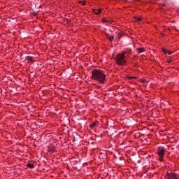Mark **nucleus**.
Instances as JSON below:
<instances>
[{
  "label": "nucleus",
  "instance_id": "nucleus-1",
  "mask_svg": "<svg viewBox=\"0 0 179 179\" xmlns=\"http://www.w3.org/2000/svg\"><path fill=\"white\" fill-rule=\"evenodd\" d=\"M92 79L103 84L106 82V74L101 70L94 69L92 72Z\"/></svg>",
  "mask_w": 179,
  "mask_h": 179
},
{
  "label": "nucleus",
  "instance_id": "nucleus-2",
  "mask_svg": "<svg viewBox=\"0 0 179 179\" xmlns=\"http://www.w3.org/2000/svg\"><path fill=\"white\" fill-rule=\"evenodd\" d=\"M126 58L127 57H125V52L117 54L116 57V62L117 65H120V66H123V65H125V64H127Z\"/></svg>",
  "mask_w": 179,
  "mask_h": 179
},
{
  "label": "nucleus",
  "instance_id": "nucleus-3",
  "mask_svg": "<svg viewBox=\"0 0 179 179\" xmlns=\"http://www.w3.org/2000/svg\"><path fill=\"white\" fill-rule=\"evenodd\" d=\"M158 159L159 162H163V158L164 157V148H159L158 149Z\"/></svg>",
  "mask_w": 179,
  "mask_h": 179
},
{
  "label": "nucleus",
  "instance_id": "nucleus-4",
  "mask_svg": "<svg viewBox=\"0 0 179 179\" xmlns=\"http://www.w3.org/2000/svg\"><path fill=\"white\" fill-rule=\"evenodd\" d=\"M166 179H179V176L174 173H168L166 174Z\"/></svg>",
  "mask_w": 179,
  "mask_h": 179
},
{
  "label": "nucleus",
  "instance_id": "nucleus-5",
  "mask_svg": "<svg viewBox=\"0 0 179 179\" xmlns=\"http://www.w3.org/2000/svg\"><path fill=\"white\" fill-rule=\"evenodd\" d=\"M25 59L28 61V62H31V64H34V59H33V57L31 56L26 57Z\"/></svg>",
  "mask_w": 179,
  "mask_h": 179
},
{
  "label": "nucleus",
  "instance_id": "nucleus-6",
  "mask_svg": "<svg viewBox=\"0 0 179 179\" xmlns=\"http://www.w3.org/2000/svg\"><path fill=\"white\" fill-rule=\"evenodd\" d=\"M92 12L94 13V15H100V13H101V9H93Z\"/></svg>",
  "mask_w": 179,
  "mask_h": 179
},
{
  "label": "nucleus",
  "instance_id": "nucleus-7",
  "mask_svg": "<svg viewBox=\"0 0 179 179\" xmlns=\"http://www.w3.org/2000/svg\"><path fill=\"white\" fill-rule=\"evenodd\" d=\"M136 50H137V52L138 54H141L142 52H145V48H138L136 49Z\"/></svg>",
  "mask_w": 179,
  "mask_h": 179
},
{
  "label": "nucleus",
  "instance_id": "nucleus-8",
  "mask_svg": "<svg viewBox=\"0 0 179 179\" xmlns=\"http://www.w3.org/2000/svg\"><path fill=\"white\" fill-rule=\"evenodd\" d=\"M99 124V122L95 121L94 122H92L90 125V128H92L93 129V128H94V127H96V125H97Z\"/></svg>",
  "mask_w": 179,
  "mask_h": 179
},
{
  "label": "nucleus",
  "instance_id": "nucleus-9",
  "mask_svg": "<svg viewBox=\"0 0 179 179\" xmlns=\"http://www.w3.org/2000/svg\"><path fill=\"white\" fill-rule=\"evenodd\" d=\"M103 23H108V24L113 23V20H106V19H103Z\"/></svg>",
  "mask_w": 179,
  "mask_h": 179
},
{
  "label": "nucleus",
  "instance_id": "nucleus-10",
  "mask_svg": "<svg viewBox=\"0 0 179 179\" xmlns=\"http://www.w3.org/2000/svg\"><path fill=\"white\" fill-rule=\"evenodd\" d=\"M27 167H29V169H34V164H30V163H28L27 164Z\"/></svg>",
  "mask_w": 179,
  "mask_h": 179
},
{
  "label": "nucleus",
  "instance_id": "nucleus-11",
  "mask_svg": "<svg viewBox=\"0 0 179 179\" xmlns=\"http://www.w3.org/2000/svg\"><path fill=\"white\" fill-rule=\"evenodd\" d=\"M108 38H109L110 41H113L114 40V36H108Z\"/></svg>",
  "mask_w": 179,
  "mask_h": 179
},
{
  "label": "nucleus",
  "instance_id": "nucleus-12",
  "mask_svg": "<svg viewBox=\"0 0 179 179\" xmlns=\"http://www.w3.org/2000/svg\"><path fill=\"white\" fill-rule=\"evenodd\" d=\"M131 51H132L131 49H128L126 52H124V55H126V54H129Z\"/></svg>",
  "mask_w": 179,
  "mask_h": 179
},
{
  "label": "nucleus",
  "instance_id": "nucleus-13",
  "mask_svg": "<svg viewBox=\"0 0 179 179\" xmlns=\"http://www.w3.org/2000/svg\"><path fill=\"white\" fill-rule=\"evenodd\" d=\"M80 3H82L83 6H85V5H86V2L85 1H80Z\"/></svg>",
  "mask_w": 179,
  "mask_h": 179
},
{
  "label": "nucleus",
  "instance_id": "nucleus-14",
  "mask_svg": "<svg viewBox=\"0 0 179 179\" xmlns=\"http://www.w3.org/2000/svg\"><path fill=\"white\" fill-rule=\"evenodd\" d=\"M162 51H163V52H164L165 54H167V51H168V50H166V49L162 48Z\"/></svg>",
  "mask_w": 179,
  "mask_h": 179
},
{
  "label": "nucleus",
  "instance_id": "nucleus-15",
  "mask_svg": "<svg viewBox=\"0 0 179 179\" xmlns=\"http://www.w3.org/2000/svg\"><path fill=\"white\" fill-rule=\"evenodd\" d=\"M167 52H168V54H169V55H171V54H173V52L169 51V50H168Z\"/></svg>",
  "mask_w": 179,
  "mask_h": 179
},
{
  "label": "nucleus",
  "instance_id": "nucleus-16",
  "mask_svg": "<svg viewBox=\"0 0 179 179\" xmlns=\"http://www.w3.org/2000/svg\"><path fill=\"white\" fill-rule=\"evenodd\" d=\"M137 20H138V22H141V21L142 20V18L138 17V18L137 19Z\"/></svg>",
  "mask_w": 179,
  "mask_h": 179
},
{
  "label": "nucleus",
  "instance_id": "nucleus-17",
  "mask_svg": "<svg viewBox=\"0 0 179 179\" xmlns=\"http://www.w3.org/2000/svg\"><path fill=\"white\" fill-rule=\"evenodd\" d=\"M129 79H135V77H130Z\"/></svg>",
  "mask_w": 179,
  "mask_h": 179
},
{
  "label": "nucleus",
  "instance_id": "nucleus-18",
  "mask_svg": "<svg viewBox=\"0 0 179 179\" xmlns=\"http://www.w3.org/2000/svg\"><path fill=\"white\" fill-rule=\"evenodd\" d=\"M167 62L170 64V62H171V60H168Z\"/></svg>",
  "mask_w": 179,
  "mask_h": 179
}]
</instances>
